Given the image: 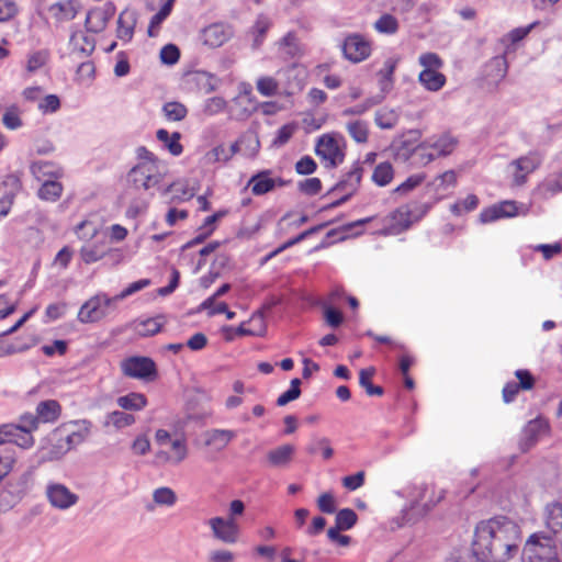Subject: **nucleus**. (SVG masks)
I'll use <instances>...</instances> for the list:
<instances>
[{
  "instance_id": "5",
  "label": "nucleus",
  "mask_w": 562,
  "mask_h": 562,
  "mask_svg": "<svg viewBox=\"0 0 562 562\" xmlns=\"http://www.w3.org/2000/svg\"><path fill=\"white\" fill-rule=\"evenodd\" d=\"M116 302L114 297H108L105 294H98L88 300L78 313V319L81 323H94L105 317L112 304Z\"/></svg>"
},
{
  "instance_id": "32",
  "label": "nucleus",
  "mask_w": 562,
  "mask_h": 562,
  "mask_svg": "<svg viewBox=\"0 0 562 562\" xmlns=\"http://www.w3.org/2000/svg\"><path fill=\"white\" fill-rule=\"evenodd\" d=\"M393 167L390 162L379 164L372 175V180L380 187L389 184L393 179Z\"/></svg>"
},
{
  "instance_id": "26",
  "label": "nucleus",
  "mask_w": 562,
  "mask_h": 562,
  "mask_svg": "<svg viewBox=\"0 0 562 562\" xmlns=\"http://www.w3.org/2000/svg\"><path fill=\"white\" fill-rule=\"evenodd\" d=\"M156 136H157L158 140H160L161 143L165 144V146L168 148V150L173 156H178L182 153L183 147L179 143L180 137H181L180 133L175 132L170 136L166 130L161 128V130L157 131Z\"/></svg>"
},
{
  "instance_id": "54",
  "label": "nucleus",
  "mask_w": 562,
  "mask_h": 562,
  "mask_svg": "<svg viewBox=\"0 0 562 562\" xmlns=\"http://www.w3.org/2000/svg\"><path fill=\"white\" fill-rule=\"evenodd\" d=\"M296 126L294 124H285L278 131L277 137L273 140L274 146H282L292 137Z\"/></svg>"
},
{
  "instance_id": "13",
  "label": "nucleus",
  "mask_w": 562,
  "mask_h": 562,
  "mask_svg": "<svg viewBox=\"0 0 562 562\" xmlns=\"http://www.w3.org/2000/svg\"><path fill=\"white\" fill-rule=\"evenodd\" d=\"M127 179L134 188H143L144 190H148L159 181L158 178L153 175L151 168L146 164H138L133 167L128 172Z\"/></svg>"
},
{
  "instance_id": "43",
  "label": "nucleus",
  "mask_w": 562,
  "mask_h": 562,
  "mask_svg": "<svg viewBox=\"0 0 562 562\" xmlns=\"http://www.w3.org/2000/svg\"><path fill=\"white\" fill-rule=\"evenodd\" d=\"M180 58V50L173 44L165 45L160 50V60L166 65H175Z\"/></svg>"
},
{
  "instance_id": "27",
  "label": "nucleus",
  "mask_w": 562,
  "mask_h": 562,
  "mask_svg": "<svg viewBox=\"0 0 562 562\" xmlns=\"http://www.w3.org/2000/svg\"><path fill=\"white\" fill-rule=\"evenodd\" d=\"M192 81L196 85L198 89L203 93H211L216 90V78L206 71H195L192 74Z\"/></svg>"
},
{
  "instance_id": "35",
  "label": "nucleus",
  "mask_w": 562,
  "mask_h": 562,
  "mask_svg": "<svg viewBox=\"0 0 562 562\" xmlns=\"http://www.w3.org/2000/svg\"><path fill=\"white\" fill-rule=\"evenodd\" d=\"M374 29L382 34H394L398 30V21L392 14L384 13L374 22Z\"/></svg>"
},
{
  "instance_id": "16",
  "label": "nucleus",
  "mask_w": 562,
  "mask_h": 562,
  "mask_svg": "<svg viewBox=\"0 0 562 562\" xmlns=\"http://www.w3.org/2000/svg\"><path fill=\"white\" fill-rule=\"evenodd\" d=\"M363 168L359 162L355 164L353 168L346 175V177L340 180L331 190L334 191H347L350 194H353L360 184L362 178Z\"/></svg>"
},
{
  "instance_id": "52",
  "label": "nucleus",
  "mask_w": 562,
  "mask_h": 562,
  "mask_svg": "<svg viewBox=\"0 0 562 562\" xmlns=\"http://www.w3.org/2000/svg\"><path fill=\"white\" fill-rule=\"evenodd\" d=\"M317 168L316 162L313 158L310 156L302 157L296 164H295V170L299 175L307 176L312 175Z\"/></svg>"
},
{
  "instance_id": "60",
  "label": "nucleus",
  "mask_w": 562,
  "mask_h": 562,
  "mask_svg": "<svg viewBox=\"0 0 562 562\" xmlns=\"http://www.w3.org/2000/svg\"><path fill=\"white\" fill-rule=\"evenodd\" d=\"M60 106L59 98L56 94L46 95L38 108L43 112H56Z\"/></svg>"
},
{
  "instance_id": "30",
  "label": "nucleus",
  "mask_w": 562,
  "mask_h": 562,
  "mask_svg": "<svg viewBox=\"0 0 562 562\" xmlns=\"http://www.w3.org/2000/svg\"><path fill=\"white\" fill-rule=\"evenodd\" d=\"M374 372L375 371L373 368H367V369L360 370V373H359V384L366 390V392L369 396H373V395L380 396L384 392L382 386L374 385L371 382V378L373 376Z\"/></svg>"
},
{
  "instance_id": "24",
  "label": "nucleus",
  "mask_w": 562,
  "mask_h": 562,
  "mask_svg": "<svg viewBox=\"0 0 562 562\" xmlns=\"http://www.w3.org/2000/svg\"><path fill=\"white\" fill-rule=\"evenodd\" d=\"M162 316H157L155 318H147L145 321L134 323V330L137 333L140 337H150L156 335L161 330L162 327Z\"/></svg>"
},
{
  "instance_id": "37",
  "label": "nucleus",
  "mask_w": 562,
  "mask_h": 562,
  "mask_svg": "<svg viewBox=\"0 0 562 562\" xmlns=\"http://www.w3.org/2000/svg\"><path fill=\"white\" fill-rule=\"evenodd\" d=\"M16 435L12 437V440L10 442L15 443L16 446L21 448H29L33 445V437L31 435L32 430L35 428H31V425H15Z\"/></svg>"
},
{
  "instance_id": "15",
  "label": "nucleus",
  "mask_w": 562,
  "mask_h": 562,
  "mask_svg": "<svg viewBox=\"0 0 562 562\" xmlns=\"http://www.w3.org/2000/svg\"><path fill=\"white\" fill-rule=\"evenodd\" d=\"M294 453L295 447L286 443L269 450L266 458L270 467L285 468L292 462Z\"/></svg>"
},
{
  "instance_id": "50",
  "label": "nucleus",
  "mask_w": 562,
  "mask_h": 562,
  "mask_svg": "<svg viewBox=\"0 0 562 562\" xmlns=\"http://www.w3.org/2000/svg\"><path fill=\"white\" fill-rule=\"evenodd\" d=\"M299 190L306 195H315L322 190V182L318 178H308L299 182Z\"/></svg>"
},
{
  "instance_id": "45",
  "label": "nucleus",
  "mask_w": 562,
  "mask_h": 562,
  "mask_svg": "<svg viewBox=\"0 0 562 562\" xmlns=\"http://www.w3.org/2000/svg\"><path fill=\"white\" fill-rule=\"evenodd\" d=\"M395 69V63L391 59L386 60L383 69H381L378 75L381 77L380 85L383 91H386L391 87L392 76Z\"/></svg>"
},
{
  "instance_id": "51",
  "label": "nucleus",
  "mask_w": 562,
  "mask_h": 562,
  "mask_svg": "<svg viewBox=\"0 0 562 562\" xmlns=\"http://www.w3.org/2000/svg\"><path fill=\"white\" fill-rule=\"evenodd\" d=\"M47 56H48V54L45 50H40V52H35L34 54H32L27 60V65H26L27 71L34 72L37 69H40L41 67H43L47 61Z\"/></svg>"
},
{
  "instance_id": "6",
  "label": "nucleus",
  "mask_w": 562,
  "mask_h": 562,
  "mask_svg": "<svg viewBox=\"0 0 562 562\" xmlns=\"http://www.w3.org/2000/svg\"><path fill=\"white\" fill-rule=\"evenodd\" d=\"M215 539L224 543H235L238 539L239 527L233 517H213L209 520Z\"/></svg>"
},
{
  "instance_id": "23",
  "label": "nucleus",
  "mask_w": 562,
  "mask_h": 562,
  "mask_svg": "<svg viewBox=\"0 0 562 562\" xmlns=\"http://www.w3.org/2000/svg\"><path fill=\"white\" fill-rule=\"evenodd\" d=\"M136 19L133 13L122 12L117 20V37L130 41L134 34Z\"/></svg>"
},
{
  "instance_id": "48",
  "label": "nucleus",
  "mask_w": 562,
  "mask_h": 562,
  "mask_svg": "<svg viewBox=\"0 0 562 562\" xmlns=\"http://www.w3.org/2000/svg\"><path fill=\"white\" fill-rule=\"evenodd\" d=\"M457 140L450 136H445L438 139L432 148L437 150V156H447L452 153Z\"/></svg>"
},
{
  "instance_id": "40",
  "label": "nucleus",
  "mask_w": 562,
  "mask_h": 562,
  "mask_svg": "<svg viewBox=\"0 0 562 562\" xmlns=\"http://www.w3.org/2000/svg\"><path fill=\"white\" fill-rule=\"evenodd\" d=\"M162 110L169 121H181L188 113L187 108L182 103L176 101L166 103Z\"/></svg>"
},
{
  "instance_id": "17",
  "label": "nucleus",
  "mask_w": 562,
  "mask_h": 562,
  "mask_svg": "<svg viewBox=\"0 0 562 562\" xmlns=\"http://www.w3.org/2000/svg\"><path fill=\"white\" fill-rule=\"evenodd\" d=\"M548 428V423L544 419L536 418L530 420L522 430L521 448L527 451L538 440L541 431Z\"/></svg>"
},
{
  "instance_id": "4",
  "label": "nucleus",
  "mask_w": 562,
  "mask_h": 562,
  "mask_svg": "<svg viewBox=\"0 0 562 562\" xmlns=\"http://www.w3.org/2000/svg\"><path fill=\"white\" fill-rule=\"evenodd\" d=\"M121 369L125 376L144 381H154L158 373L156 363L148 357H130L121 362Z\"/></svg>"
},
{
  "instance_id": "10",
  "label": "nucleus",
  "mask_w": 562,
  "mask_h": 562,
  "mask_svg": "<svg viewBox=\"0 0 562 562\" xmlns=\"http://www.w3.org/2000/svg\"><path fill=\"white\" fill-rule=\"evenodd\" d=\"M342 52L347 59L359 63L366 59L371 53V45L361 35H349L342 45Z\"/></svg>"
},
{
  "instance_id": "64",
  "label": "nucleus",
  "mask_w": 562,
  "mask_h": 562,
  "mask_svg": "<svg viewBox=\"0 0 562 562\" xmlns=\"http://www.w3.org/2000/svg\"><path fill=\"white\" fill-rule=\"evenodd\" d=\"M210 562H233L234 554L227 550H216L210 553Z\"/></svg>"
},
{
  "instance_id": "31",
  "label": "nucleus",
  "mask_w": 562,
  "mask_h": 562,
  "mask_svg": "<svg viewBox=\"0 0 562 562\" xmlns=\"http://www.w3.org/2000/svg\"><path fill=\"white\" fill-rule=\"evenodd\" d=\"M412 137L409 139H403L400 142L397 146V155L408 159L411 155L418 153L420 150V146L416 145V142L419 138L418 131H411L408 133Z\"/></svg>"
},
{
  "instance_id": "58",
  "label": "nucleus",
  "mask_w": 562,
  "mask_h": 562,
  "mask_svg": "<svg viewBox=\"0 0 562 562\" xmlns=\"http://www.w3.org/2000/svg\"><path fill=\"white\" fill-rule=\"evenodd\" d=\"M516 378L519 380L517 385L521 390H531L535 385V379L528 370H517L515 372Z\"/></svg>"
},
{
  "instance_id": "19",
  "label": "nucleus",
  "mask_w": 562,
  "mask_h": 562,
  "mask_svg": "<svg viewBox=\"0 0 562 562\" xmlns=\"http://www.w3.org/2000/svg\"><path fill=\"white\" fill-rule=\"evenodd\" d=\"M111 14L112 11H105L101 9L90 10L86 18L87 30L93 33L103 31L108 24Z\"/></svg>"
},
{
  "instance_id": "41",
  "label": "nucleus",
  "mask_w": 562,
  "mask_h": 562,
  "mask_svg": "<svg viewBox=\"0 0 562 562\" xmlns=\"http://www.w3.org/2000/svg\"><path fill=\"white\" fill-rule=\"evenodd\" d=\"M153 499L157 505L172 506L177 502V495L169 487H159L154 491Z\"/></svg>"
},
{
  "instance_id": "20",
  "label": "nucleus",
  "mask_w": 562,
  "mask_h": 562,
  "mask_svg": "<svg viewBox=\"0 0 562 562\" xmlns=\"http://www.w3.org/2000/svg\"><path fill=\"white\" fill-rule=\"evenodd\" d=\"M419 82L429 91H438L446 83V76L438 70L424 69L418 76Z\"/></svg>"
},
{
  "instance_id": "39",
  "label": "nucleus",
  "mask_w": 562,
  "mask_h": 562,
  "mask_svg": "<svg viewBox=\"0 0 562 562\" xmlns=\"http://www.w3.org/2000/svg\"><path fill=\"white\" fill-rule=\"evenodd\" d=\"M347 130L350 136L357 143H366L368 140V124L363 121L357 120L347 124Z\"/></svg>"
},
{
  "instance_id": "42",
  "label": "nucleus",
  "mask_w": 562,
  "mask_h": 562,
  "mask_svg": "<svg viewBox=\"0 0 562 562\" xmlns=\"http://www.w3.org/2000/svg\"><path fill=\"white\" fill-rule=\"evenodd\" d=\"M257 90L265 97H272L278 92V82L272 77H261L257 81Z\"/></svg>"
},
{
  "instance_id": "1",
  "label": "nucleus",
  "mask_w": 562,
  "mask_h": 562,
  "mask_svg": "<svg viewBox=\"0 0 562 562\" xmlns=\"http://www.w3.org/2000/svg\"><path fill=\"white\" fill-rule=\"evenodd\" d=\"M520 542L519 526L501 516L477 524L472 551L482 562H507L517 554Z\"/></svg>"
},
{
  "instance_id": "22",
  "label": "nucleus",
  "mask_w": 562,
  "mask_h": 562,
  "mask_svg": "<svg viewBox=\"0 0 562 562\" xmlns=\"http://www.w3.org/2000/svg\"><path fill=\"white\" fill-rule=\"evenodd\" d=\"M116 403L122 409L138 412L147 405V398L142 393L131 392L117 397Z\"/></svg>"
},
{
  "instance_id": "56",
  "label": "nucleus",
  "mask_w": 562,
  "mask_h": 562,
  "mask_svg": "<svg viewBox=\"0 0 562 562\" xmlns=\"http://www.w3.org/2000/svg\"><path fill=\"white\" fill-rule=\"evenodd\" d=\"M363 483H364V472L363 471H359L353 475H348L342 479V485L350 491H355V490L359 488L360 486L363 485Z\"/></svg>"
},
{
  "instance_id": "18",
  "label": "nucleus",
  "mask_w": 562,
  "mask_h": 562,
  "mask_svg": "<svg viewBox=\"0 0 562 562\" xmlns=\"http://www.w3.org/2000/svg\"><path fill=\"white\" fill-rule=\"evenodd\" d=\"M270 171L265 170L254 175L248 181L251 192L255 195H262L272 191L277 187V181L269 178Z\"/></svg>"
},
{
  "instance_id": "38",
  "label": "nucleus",
  "mask_w": 562,
  "mask_h": 562,
  "mask_svg": "<svg viewBox=\"0 0 562 562\" xmlns=\"http://www.w3.org/2000/svg\"><path fill=\"white\" fill-rule=\"evenodd\" d=\"M63 191V187L57 181H45L38 190V196L43 200L55 201Z\"/></svg>"
},
{
  "instance_id": "62",
  "label": "nucleus",
  "mask_w": 562,
  "mask_h": 562,
  "mask_svg": "<svg viewBox=\"0 0 562 562\" xmlns=\"http://www.w3.org/2000/svg\"><path fill=\"white\" fill-rule=\"evenodd\" d=\"M42 351L48 357L54 356L55 352L63 356L67 351V342L65 340H55L53 345L43 346Z\"/></svg>"
},
{
  "instance_id": "46",
  "label": "nucleus",
  "mask_w": 562,
  "mask_h": 562,
  "mask_svg": "<svg viewBox=\"0 0 562 562\" xmlns=\"http://www.w3.org/2000/svg\"><path fill=\"white\" fill-rule=\"evenodd\" d=\"M381 100H382V97L381 98H369L361 104H357L352 108L345 109L342 111V115L348 116V115L363 114L367 110H369L373 105L380 103Z\"/></svg>"
},
{
  "instance_id": "2",
  "label": "nucleus",
  "mask_w": 562,
  "mask_h": 562,
  "mask_svg": "<svg viewBox=\"0 0 562 562\" xmlns=\"http://www.w3.org/2000/svg\"><path fill=\"white\" fill-rule=\"evenodd\" d=\"M524 562H560L558 551L550 537L531 535L522 549Z\"/></svg>"
},
{
  "instance_id": "9",
  "label": "nucleus",
  "mask_w": 562,
  "mask_h": 562,
  "mask_svg": "<svg viewBox=\"0 0 562 562\" xmlns=\"http://www.w3.org/2000/svg\"><path fill=\"white\" fill-rule=\"evenodd\" d=\"M541 164V157L537 153H529L512 161L514 167L513 183L520 187L526 183L527 176L533 172Z\"/></svg>"
},
{
  "instance_id": "14",
  "label": "nucleus",
  "mask_w": 562,
  "mask_h": 562,
  "mask_svg": "<svg viewBox=\"0 0 562 562\" xmlns=\"http://www.w3.org/2000/svg\"><path fill=\"white\" fill-rule=\"evenodd\" d=\"M236 434L229 429H210L203 434L204 446L215 451H222L235 438Z\"/></svg>"
},
{
  "instance_id": "49",
  "label": "nucleus",
  "mask_w": 562,
  "mask_h": 562,
  "mask_svg": "<svg viewBox=\"0 0 562 562\" xmlns=\"http://www.w3.org/2000/svg\"><path fill=\"white\" fill-rule=\"evenodd\" d=\"M419 64L424 69L438 70L442 67L443 61L436 53H425L420 55Z\"/></svg>"
},
{
  "instance_id": "63",
  "label": "nucleus",
  "mask_w": 562,
  "mask_h": 562,
  "mask_svg": "<svg viewBox=\"0 0 562 562\" xmlns=\"http://www.w3.org/2000/svg\"><path fill=\"white\" fill-rule=\"evenodd\" d=\"M548 525L555 530V528L562 529V507L559 505H553L550 510V517Z\"/></svg>"
},
{
  "instance_id": "7",
  "label": "nucleus",
  "mask_w": 562,
  "mask_h": 562,
  "mask_svg": "<svg viewBox=\"0 0 562 562\" xmlns=\"http://www.w3.org/2000/svg\"><path fill=\"white\" fill-rule=\"evenodd\" d=\"M315 151L317 156L328 161V168L337 167L345 158V154L339 148L337 140L328 134L319 137Z\"/></svg>"
},
{
  "instance_id": "61",
  "label": "nucleus",
  "mask_w": 562,
  "mask_h": 562,
  "mask_svg": "<svg viewBox=\"0 0 562 562\" xmlns=\"http://www.w3.org/2000/svg\"><path fill=\"white\" fill-rule=\"evenodd\" d=\"M170 14V11H168V7H161L159 11L153 15L149 26H148V35L155 36L154 29L159 26L160 23Z\"/></svg>"
},
{
  "instance_id": "28",
  "label": "nucleus",
  "mask_w": 562,
  "mask_h": 562,
  "mask_svg": "<svg viewBox=\"0 0 562 562\" xmlns=\"http://www.w3.org/2000/svg\"><path fill=\"white\" fill-rule=\"evenodd\" d=\"M249 323H258L257 328H247L243 323L237 327L236 334L240 336H262L266 333V323L261 311H257L252 314Z\"/></svg>"
},
{
  "instance_id": "33",
  "label": "nucleus",
  "mask_w": 562,
  "mask_h": 562,
  "mask_svg": "<svg viewBox=\"0 0 562 562\" xmlns=\"http://www.w3.org/2000/svg\"><path fill=\"white\" fill-rule=\"evenodd\" d=\"M358 520V516L353 509L344 508L337 512L335 518V526L338 529L349 530L351 529Z\"/></svg>"
},
{
  "instance_id": "21",
  "label": "nucleus",
  "mask_w": 562,
  "mask_h": 562,
  "mask_svg": "<svg viewBox=\"0 0 562 562\" xmlns=\"http://www.w3.org/2000/svg\"><path fill=\"white\" fill-rule=\"evenodd\" d=\"M49 12L59 21H70L77 15V5L74 1L57 2L49 7Z\"/></svg>"
},
{
  "instance_id": "59",
  "label": "nucleus",
  "mask_w": 562,
  "mask_h": 562,
  "mask_svg": "<svg viewBox=\"0 0 562 562\" xmlns=\"http://www.w3.org/2000/svg\"><path fill=\"white\" fill-rule=\"evenodd\" d=\"M80 255L86 263L95 262L104 256L95 246L81 248Z\"/></svg>"
},
{
  "instance_id": "12",
  "label": "nucleus",
  "mask_w": 562,
  "mask_h": 562,
  "mask_svg": "<svg viewBox=\"0 0 562 562\" xmlns=\"http://www.w3.org/2000/svg\"><path fill=\"white\" fill-rule=\"evenodd\" d=\"M232 36V30L224 23H213L202 30L201 38L204 45L216 48L226 43Z\"/></svg>"
},
{
  "instance_id": "36",
  "label": "nucleus",
  "mask_w": 562,
  "mask_h": 562,
  "mask_svg": "<svg viewBox=\"0 0 562 562\" xmlns=\"http://www.w3.org/2000/svg\"><path fill=\"white\" fill-rule=\"evenodd\" d=\"M241 145L245 146L247 157L254 158L260 148V140L256 132L247 131L240 136Z\"/></svg>"
},
{
  "instance_id": "29",
  "label": "nucleus",
  "mask_w": 562,
  "mask_h": 562,
  "mask_svg": "<svg viewBox=\"0 0 562 562\" xmlns=\"http://www.w3.org/2000/svg\"><path fill=\"white\" fill-rule=\"evenodd\" d=\"M327 226V223H324V224H319V225H316V226H313V227H310L308 229L302 232L301 234H299L297 236H295L294 238L292 239H289L288 241H285L284 244H282L280 247H278L276 250H273L272 252H270L265 260H268L272 257H274L276 255L280 254L281 251H283L284 249L291 247V246H294L296 245L297 243L304 240L305 238H307L308 236L313 235V234H316L318 233L321 229H323L324 227Z\"/></svg>"
},
{
  "instance_id": "55",
  "label": "nucleus",
  "mask_w": 562,
  "mask_h": 562,
  "mask_svg": "<svg viewBox=\"0 0 562 562\" xmlns=\"http://www.w3.org/2000/svg\"><path fill=\"white\" fill-rule=\"evenodd\" d=\"M171 447L175 450L173 464L181 463L188 457V448L183 439H176L171 442Z\"/></svg>"
},
{
  "instance_id": "25",
  "label": "nucleus",
  "mask_w": 562,
  "mask_h": 562,
  "mask_svg": "<svg viewBox=\"0 0 562 562\" xmlns=\"http://www.w3.org/2000/svg\"><path fill=\"white\" fill-rule=\"evenodd\" d=\"M135 423V417L122 411H114L105 416L104 427L113 426L116 429L128 427Z\"/></svg>"
},
{
  "instance_id": "8",
  "label": "nucleus",
  "mask_w": 562,
  "mask_h": 562,
  "mask_svg": "<svg viewBox=\"0 0 562 562\" xmlns=\"http://www.w3.org/2000/svg\"><path fill=\"white\" fill-rule=\"evenodd\" d=\"M46 496L49 504L58 509L65 510L77 504L79 497L67 486L60 483H50L46 487Z\"/></svg>"
},
{
  "instance_id": "53",
  "label": "nucleus",
  "mask_w": 562,
  "mask_h": 562,
  "mask_svg": "<svg viewBox=\"0 0 562 562\" xmlns=\"http://www.w3.org/2000/svg\"><path fill=\"white\" fill-rule=\"evenodd\" d=\"M317 506L322 513L334 514L336 512V504L333 494L323 493L319 495Z\"/></svg>"
},
{
  "instance_id": "47",
  "label": "nucleus",
  "mask_w": 562,
  "mask_h": 562,
  "mask_svg": "<svg viewBox=\"0 0 562 562\" xmlns=\"http://www.w3.org/2000/svg\"><path fill=\"white\" fill-rule=\"evenodd\" d=\"M227 102L222 97H213L206 100L203 112L206 115H215L225 110Z\"/></svg>"
},
{
  "instance_id": "3",
  "label": "nucleus",
  "mask_w": 562,
  "mask_h": 562,
  "mask_svg": "<svg viewBox=\"0 0 562 562\" xmlns=\"http://www.w3.org/2000/svg\"><path fill=\"white\" fill-rule=\"evenodd\" d=\"M74 426L77 429L70 430L64 425L54 430V438L58 441H65L64 445H58L57 456H64L70 449L82 443L89 437L92 424L89 420H81L75 423Z\"/></svg>"
},
{
  "instance_id": "57",
  "label": "nucleus",
  "mask_w": 562,
  "mask_h": 562,
  "mask_svg": "<svg viewBox=\"0 0 562 562\" xmlns=\"http://www.w3.org/2000/svg\"><path fill=\"white\" fill-rule=\"evenodd\" d=\"M148 284H149V280H147V279H143V280L133 282L125 290H123L120 294L115 295L114 300H116V301L123 300V299L127 297L128 295H132L135 292L144 289Z\"/></svg>"
},
{
  "instance_id": "34",
  "label": "nucleus",
  "mask_w": 562,
  "mask_h": 562,
  "mask_svg": "<svg viewBox=\"0 0 562 562\" xmlns=\"http://www.w3.org/2000/svg\"><path fill=\"white\" fill-rule=\"evenodd\" d=\"M375 124L383 130H391L398 121V115L394 110L381 109L375 113Z\"/></svg>"
},
{
  "instance_id": "11",
  "label": "nucleus",
  "mask_w": 562,
  "mask_h": 562,
  "mask_svg": "<svg viewBox=\"0 0 562 562\" xmlns=\"http://www.w3.org/2000/svg\"><path fill=\"white\" fill-rule=\"evenodd\" d=\"M61 412L59 403L55 400H47L38 403L36 407V415L30 414L26 419H30L31 428H37L38 423H53L58 419Z\"/></svg>"
},
{
  "instance_id": "44",
  "label": "nucleus",
  "mask_w": 562,
  "mask_h": 562,
  "mask_svg": "<svg viewBox=\"0 0 562 562\" xmlns=\"http://www.w3.org/2000/svg\"><path fill=\"white\" fill-rule=\"evenodd\" d=\"M425 178L426 176L424 173L413 175L408 177L397 188H395L394 192L400 194H406L416 187H418L425 180Z\"/></svg>"
}]
</instances>
